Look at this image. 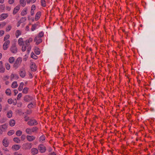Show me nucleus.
<instances>
[{"label":"nucleus","instance_id":"nucleus-1","mask_svg":"<svg viewBox=\"0 0 155 155\" xmlns=\"http://www.w3.org/2000/svg\"><path fill=\"white\" fill-rule=\"evenodd\" d=\"M32 41L33 39L31 38H30L24 41L23 44L21 46V51L24 52L27 50V52L29 53L31 49V46L30 43Z\"/></svg>","mask_w":155,"mask_h":155},{"label":"nucleus","instance_id":"nucleus-2","mask_svg":"<svg viewBox=\"0 0 155 155\" xmlns=\"http://www.w3.org/2000/svg\"><path fill=\"white\" fill-rule=\"evenodd\" d=\"M22 61V58L20 57L18 58L14 62L13 66V68L15 69H17L20 66Z\"/></svg>","mask_w":155,"mask_h":155},{"label":"nucleus","instance_id":"nucleus-3","mask_svg":"<svg viewBox=\"0 0 155 155\" xmlns=\"http://www.w3.org/2000/svg\"><path fill=\"white\" fill-rule=\"evenodd\" d=\"M32 144L31 143H27L23 144L22 148L23 150H30L32 147Z\"/></svg>","mask_w":155,"mask_h":155},{"label":"nucleus","instance_id":"nucleus-4","mask_svg":"<svg viewBox=\"0 0 155 155\" xmlns=\"http://www.w3.org/2000/svg\"><path fill=\"white\" fill-rule=\"evenodd\" d=\"M26 74L25 67L24 65L20 69L19 74L21 77L24 78Z\"/></svg>","mask_w":155,"mask_h":155},{"label":"nucleus","instance_id":"nucleus-5","mask_svg":"<svg viewBox=\"0 0 155 155\" xmlns=\"http://www.w3.org/2000/svg\"><path fill=\"white\" fill-rule=\"evenodd\" d=\"M34 100L33 97L29 95H26L24 97V100L26 102H30L33 101Z\"/></svg>","mask_w":155,"mask_h":155},{"label":"nucleus","instance_id":"nucleus-6","mask_svg":"<svg viewBox=\"0 0 155 155\" xmlns=\"http://www.w3.org/2000/svg\"><path fill=\"white\" fill-rule=\"evenodd\" d=\"M10 50L13 54H16L18 52V49L15 44H13L11 46Z\"/></svg>","mask_w":155,"mask_h":155},{"label":"nucleus","instance_id":"nucleus-7","mask_svg":"<svg viewBox=\"0 0 155 155\" xmlns=\"http://www.w3.org/2000/svg\"><path fill=\"white\" fill-rule=\"evenodd\" d=\"M27 124L29 126H32L37 125L38 124V123L35 119H31L28 122Z\"/></svg>","mask_w":155,"mask_h":155},{"label":"nucleus","instance_id":"nucleus-8","mask_svg":"<svg viewBox=\"0 0 155 155\" xmlns=\"http://www.w3.org/2000/svg\"><path fill=\"white\" fill-rule=\"evenodd\" d=\"M38 149L41 153L45 152L46 150V147L43 144H40L38 147Z\"/></svg>","mask_w":155,"mask_h":155},{"label":"nucleus","instance_id":"nucleus-9","mask_svg":"<svg viewBox=\"0 0 155 155\" xmlns=\"http://www.w3.org/2000/svg\"><path fill=\"white\" fill-rule=\"evenodd\" d=\"M10 43V41L9 40L6 41L4 43L3 46V48L4 50H6L7 49Z\"/></svg>","mask_w":155,"mask_h":155},{"label":"nucleus","instance_id":"nucleus-10","mask_svg":"<svg viewBox=\"0 0 155 155\" xmlns=\"http://www.w3.org/2000/svg\"><path fill=\"white\" fill-rule=\"evenodd\" d=\"M42 39L39 37L36 36L34 39V41L35 42L37 45H38L42 42Z\"/></svg>","mask_w":155,"mask_h":155},{"label":"nucleus","instance_id":"nucleus-11","mask_svg":"<svg viewBox=\"0 0 155 155\" xmlns=\"http://www.w3.org/2000/svg\"><path fill=\"white\" fill-rule=\"evenodd\" d=\"M26 138L28 141L29 142H31L35 139V137L32 135L30 136L29 135H27L26 136Z\"/></svg>","mask_w":155,"mask_h":155},{"label":"nucleus","instance_id":"nucleus-12","mask_svg":"<svg viewBox=\"0 0 155 155\" xmlns=\"http://www.w3.org/2000/svg\"><path fill=\"white\" fill-rule=\"evenodd\" d=\"M8 15L7 13H3L0 15V20L2 21L6 19Z\"/></svg>","mask_w":155,"mask_h":155},{"label":"nucleus","instance_id":"nucleus-13","mask_svg":"<svg viewBox=\"0 0 155 155\" xmlns=\"http://www.w3.org/2000/svg\"><path fill=\"white\" fill-rule=\"evenodd\" d=\"M20 9V6L17 5L16 6L14 9L13 14L14 15H15L19 11Z\"/></svg>","mask_w":155,"mask_h":155},{"label":"nucleus","instance_id":"nucleus-14","mask_svg":"<svg viewBox=\"0 0 155 155\" xmlns=\"http://www.w3.org/2000/svg\"><path fill=\"white\" fill-rule=\"evenodd\" d=\"M2 143L3 146L5 147H7L8 146L9 143L8 140L5 138L3 140Z\"/></svg>","mask_w":155,"mask_h":155},{"label":"nucleus","instance_id":"nucleus-15","mask_svg":"<svg viewBox=\"0 0 155 155\" xmlns=\"http://www.w3.org/2000/svg\"><path fill=\"white\" fill-rule=\"evenodd\" d=\"M30 68L31 70L32 71H35L37 69V67L35 63H32L31 65Z\"/></svg>","mask_w":155,"mask_h":155},{"label":"nucleus","instance_id":"nucleus-16","mask_svg":"<svg viewBox=\"0 0 155 155\" xmlns=\"http://www.w3.org/2000/svg\"><path fill=\"white\" fill-rule=\"evenodd\" d=\"M5 70V68L2 65V61H0V73H4Z\"/></svg>","mask_w":155,"mask_h":155},{"label":"nucleus","instance_id":"nucleus-17","mask_svg":"<svg viewBox=\"0 0 155 155\" xmlns=\"http://www.w3.org/2000/svg\"><path fill=\"white\" fill-rule=\"evenodd\" d=\"M21 147V146L19 145L15 144L13 145L12 147V149L15 150H18Z\"/></svg>","mask_w":155,"mask_h":155},{"label":"nucleus","instance_id":"nucleus-18","mask_svg":"<svg viewBox=\"0 0 155 155\" xmlns=\"http://www.w3.org/2000/svg\"><path fill=\"white\" fill-rule=\"evenodd\" d=\"M36 8V6L35 5H33L31 8V16L33 15L34 14V11Z\"/></svg>","mask_w":155,"mask_h":155},{"label":"nucleus","instance_id":"nucleus-19","mask_svg":"<svg viewBox=\"0 0 155 155\" xmlns=\"http://www.w3.org/2000/svg\"><path fill=\"white\" fill-rule=\"evenodd\" d=\"M41 14V12H38L37 13L35 17V20L36 21H37L39 19L40 17Z\"/></svg>","mask_w":155,"mask_h":155},{"label":"nucleus","instance_id":"nucleus-20","mask_svg":"<svg viewBox=\"0 0 155 155\" xmlns=\"http://www.w3.org/2000/svg\"><path fill=\"white\" fill-rule=\"evenodd\" d=\"M24 41H23V39L21 38H20L18 40V43L19 46H21L23 44Z\"/></svg>","mask_w":155,"mask_h":155},{"label":"nucleus","instance_id":"nucleus-21","mask_svg":"<svg viewBox=\"0 0 155 155\" xmlns=\"http://www.w3.org/2000/svg\"><path fill=\"white\" fill-rule=\"evenodd\" d=\"M35 105V103L33 101L29 104L27 106L28 108L30 109L32 108L33 106H34Z\"/></svg>","mask_w":155,"mask_h":155},{"label":"nucleus","instance_id":"nucleus-22","mask_svg":"<svg viewBox=\"0 0 155 155\" xmlns=\"http://www.w3.org/2000/svg\"><path fill=\"white\" fill-rule=\"evenodd\" d=\"M38 151L36 148H32L31 149V153L33 154H36L38 153Z\"/></svg>","mask_w":155,"mask_h":155},{"label":"nucleus","instance_id":"nucleus-23","mask_svg":"<svg viewBox=\"0 0 155 155\" xmlns=\"http://www.w3.org/2000/svg\"><path fill=\"white\" fill-rule=\"evenodd\" d=\"M15 124V121L14 120L11 119L9 121V124L11 127L14 126Z\"/></svg>","mask_w":155,"mask_h":155},{"label":"nucleus","instance_id":"nucleus-24","mask_svg":"<svg viewBox=\"0 0 155 155\" xmlns=\"http://www.w3.org/2000/svg\"><path fill=\"white\" fill-rule=\"evenodd\" d=\"M25 132L27 134L29 135H31L32 133L31 128H26L25 130Z\"/></svg>","mask_w":155,"mask_h":155},{"label":"nucleus","instance_id":"nucleus-25","mask_svg":"<svg viewBox=\"0 0 155 155\" xmlns=\"http://www.w3.org/2000/svg\"><path fill=\"white\" fill-rule=\"evenodd\" d=\"M27 8H25L22 11L21 13V15L24 16L26 15L27 14Z\"/></svg>","mask_w":155,"mask_h":155},{"label":"nucleus","instance_id":"nucleus-26","mask_svg":"<svg viewBox=\"0 0 155 155\" xmlns=\"http://www.w3.org/2000/svg\"><path fill=\"white\" fill-rule=\"evenodd\" d=\"M38 24V23H37L35 24L32 25V28H31V30L32 31H34Z\"/></svg>","mask_w":155,"mask_h":155},{"label":"nucleus","instance_id":"nucleus-27","mask_svg":"<svg viewBox=\"0 0 155 155\" xmlns=\"http://www.w3.org/2000/svg\"><path fill=\"white\" fill-rule=\"evenodd\" d=\"M20 4L22 7H24L26 5V1L25 0H20Z\"/></svg>","mask_w":155,"mask_h":155},{"label":"nucleus","instance_id":"nucleus-28","mask_svg":"<svg viewBox=\"0 0 155 155\" xmlns=\"http://www.w3.org/2000/svg\"><path fill=\"white\" fill-rule=\"evenodd\" d=\"M34 51L35 53L37 55L39 54L40 53V49L37 47L35 48Z\"/></svg>","mask_w":155,"mask_h":155},{"label":"nucleus","instance_id":"nucleus-29","mask_svg":"<svg viewBox=\"0 0 155 155\" xmlns=\"http://www.w3.org/2000/svg\"><path fill=\"white\" fill-rule=\"evenodd\" d=\"M12 112L11 110L8 111L7 113V116L9 118H11L12 116Z\"/></svg>","mask_w":155,"mask_h":155},{"label":"nucleus","instance_id":"nucleus-30","mask_svg":"<svg viewBox=\"0 0 155 155\" xmlns=\"http://www.w3.org/2000/svg\"><path fill=\"white\" fill-rule=\"evenodd\" d=\"M15 59L14 57H10L8 59L9 62L11 64H12L15 62Z\"/></svg>","mask_w":155,"mask_h":155},{"label":"nucleus","instance_id":"nucleus-31","mask_svg":"<svg viewBox=\"0 0 155 155\" xmlns=\"http://www.w3.org/2000/svg\"><path fill=\"white\" fill-rule=\"evenodd\" d=\"M32 133H36L38 129L37 127H34L31 128Z\"/></svg>","mask_w":155,"mask_h":155},{"label":"nucleus","instance_id":"nucleus-32","mask_svg":"<svg viewBox=\"0 0 155 155\" xmlns=\"http://www.w3.org/2000/svg\"><path fill=\"white\" fill-rule=\"evenodd\" d=\"M18 86V84L16 81H14L13 82L11 87L13 88H16Z\"/></svg>","mask_w":155,"mask_h":155},{"label":"nucleus","instance_id":"nucleus-33","mask_svg":"<svg viewBox=\"0 0 155 155\" xmlns=\"http://www.w3.org/2000/svg\"><path fill=\"white\" fill-rule=\"evenodd\" d=\"M21 31L19 30H17L15 33V35L16 38H18L19 35H21Z\"/></svg>","mask_w":155,"mask_h":155},{"label":"nucleus","instance_id":"nucleus-34","mask_svg":"<svg viewBox=\"0 0 155 155\" xmlns=\"http://www.w3.org/2000/svg\"><path fill=\"white\" fill-rule=\"evenodd\" d=\"M0 128H2L5 132L7 129V126L6 124H3L0 127Z\"/></svg>","mask_w":155,"mask_h":155},{"label":"nucleus","instance_id":"nucleus-35","mask_svg":"<svg viewBox=\"0 0 155 155\" xmlns=\"http://www.w3.org/2000/svg\"><path fill=\"white\" fill-rule=\"evenodd\" d=\"M41 3L42 6L45 7L46 6V2L45 0H41Z\"/></svg>","mask_w":155,"mask_h":155},{"label":"nucleus","instance_id":"nucleus-36","mask_svg":"<svg viewBox=\"0 0 155 155\" xmlns=\"http://www.w3.org/2000/svg\"><path fill=\"white\" fill-rule=\"evenodd\" d=\"M24 85V83L23 82H21L18 88L19 91H22L23 87Z\"/></svg>","mask_w":155,"mask_h":155},{"label":"nucleus","instance_id":"nucleus-37","mask_svg":"<svg viewBox=\"0 0 155 155\" xmlns=\"http://www.w3.org/2000/svg\"><path fill=\"white\" fill-rule=\"evenodd\" d=\"M13 141L15 142L19 143L20 142V140L18 137H15L13 139Z\"/></svg>","mask_w":155,"mask_h":155},{"label":"nucleus","instance_id":"nucleus-38","mask_svg":"<svg viewBox=\"0 0 155 155\" xmlns=\"http://www.w3.org/2000/svg\"><path fill=\"white\" fill-rule=\"evenodd\" d=\"M45 135H42L39 138V141H40L42 142L44 140H45Z\"/></svg>","mask_w":155,"mask_h":155},{"label":"nucleus","instance_id":"nucleus-39","mask_svg":"<svg viewBox=\"0 0 155 155\" xmlns=\"http://www.w3.org/2000/svg\"><path fill=\"white\" fill-rule=\"evenodd\" d=\"M6 94L8 95H11V93L10 90L9 89H7L5 91Z\"/></svg>","mask_w":155,"mask_h":155},{"label":"nucleus","instance_id":"nucleus-40","mask_svg":"<svg viewBox=\"0 0 155 155\" xmlns=\"http://www.w3.org/2000/svg\"><path fill=\"white\" fill-rule=\"evenodd\" d=\"M15 77H17V79L18 78V76L16 74H12L11 75L10 79L11 80H12V79Z\"/></svg>","mask_w":155,"mask_h":155},{"label":"nucleus","instance_id":"nucleus-41","mask_svg":"<svg viewBox=\"0 0 155 155\" xmlns=\"http://www.w3.org/2000/svg\"><path fill=\"white\" fill-rule=\"evenodd\" d=\"M6 25V23L5 22L0 23V29L3 28Z\"/></svg>","mask_w":155,"mask_h":155},{"label":"nucleus","instance_id":"nucleus-42","mask_svg":"<svg viewBox=\"0 0 155 155\" xmlns=\"http://www.w3.org/2000/svg\"><path fill=\"white\" fill-rule=\"evenodd\" d=\"M14 133L15 131L13 130H11L8 132L7 134L9 136H11Z\"/></svg>","mask_w":155,"mask_h":155},{"label":"nucleus","instance_id":"nucleus-43","mask_svg":"<svg viewBox=\"0 0 155 155\" xmlns=\"http://www.w3.org/2000/svg\"><path fill=\"white\" fill-rule=\"evenodd\" d=\"M22 134V131L20 130H17L16 133V134L17 136H20Z\"/></svg>","mask_w":155,"mask_h":155},{"label":"nucleus","instance_id":"nucleus-44","mask_svg":"<svg viewBox=\"0 0 155 155\" xmlns=\"http://www.w3.org/2000/svg\"><path fill=\"white\" fill-rule=\"evenodd\" d=\"M44 33L43 31H41L38 35L37 36L39 37V38H41L44 36Z\"/></svg>","mask_w":155,"mask_h":155},{"label":"nucleus","instance_id":"nucleus-45","mask_svg":"<svg viewBox=\"0 0 155 155\" xmlns=\"http://www.w3.org/2000/svg\"><path fill=\"white\" fill-rule=\"evenodd\" d=\"M28 90V87H25L22 91L23 93L25 94L27 93Z\"/></svg>","mask_w":155,"mask_h":155},{"label":"nucleus","instance_id":"nucleus-46","mask_svg":"<svg viewBox=\"0 0 155 155\" xmlns=\"http://www.w3.org/2000/svg\"><path fill=\"white\" fill-rule=\"evenodd\" d=\"M27 18L26 17L22 18L19 20L22 23H23L26 20Z\"/></svg>","mask_w":155,"mask_h":155},{"label":"nucleus","instance_id":"nucleus-47","mask_svg":"<svg viewBox=\"0 0 155 155\" xmlns=\"http://www.w3.org/2000/svg\"><path fill=\"white\" fill-rule=\"evenodd\" d=\"M5 66L6 69L7 70H9L10 68V65L8 63H6L5 64Z\"/></svg>","mask_w":155,"mask_h":155},{"label":"nucleus","instance_id":"nucleus-48","mask_svg":"<svg viewBox=\"0 0 155 155\" xmlns=\"http://www.w3.org/2000/svg\"><path fill=\"white\" fill-rule=\"evenodd\" d=\"M36 0H26L27 3L30 4V3H34L35 2Z\"/></svg>","mask_w":155,"mask_h":155},{"label":"nucleus","instance_id":"nucleus-49","mask_svg":"<svg viewBox=\"0 0 155 155\" xmlns=\"http://www.w3.org/2000/svg\"><path fill=\"white\" fill-rule=\"evenodd\" d=\"M12 28V27L11 25H8L7 27V28L6 29V31L7 32L10 31L11 30Z\"/></svg>","mask_w":155,"mask_h":155},{"label":"nucleus","instance_id":"nucleus-50","mask_svg":"<svg viewBox=\"0 0 155 155\" xmlns=\"http://www.w3.org/2000/svg\"><path fill=\"white\" fill-rule=\"evenodd\" d=\"M9 37H10V35H6L4 37V41H6V40H7L9 38Z\"/></svg>","mask_w":155,"mask_h":155},{"label":"nucleus","instance_id":"nucleus-51","mask_svg":"<svg viewBox=\"0 0 155 155\" xmlns=\"http://www.w3.org/2000/svg\"><path fill=\"white\" fill-rule=\"evenodd\" d=\"M9 78V77L7 75H6L4 76L3 78V80L4 81H6L8 80Z\"/></svg>","mask_w":155,"mask_h":155},{"label":"nucleus","instance_id":"nucleus-52","mask_svg":"<svg viewBox=\"0 0 155 155\" xmlns=\"http://www.w3.org/2000/svg\"><path fill=\"white\" fill-rule=\"evenodd\" d=\"M31 57L33 58L34 59H37L38 57L37 56H36L34 54H33L31 55Z\"/></svg>","mask_w":155,"mask_h":155},{"label":"nucleus","instance_id":"nucleus-53","mask_svg":"<svg viewBox=\"0 0 155 155\" xmlns=\"http://www.w3.org/2000/svg\"><path fill=\"white\" fill-rule=\"evenodd\" d=\"M22 96V94L21 93H19L18 95L17 99V100H19L20 99V98Z\"/></svg>","mask_w":155,"mask_h":155},{"label":"nucleus","instance_id":"nucleus-54","mask_svg":"<svg viewBox=\"0 0 155 155\" xmlns=\"http://www.w3.org/2000/svg\"><path fill=\"white\" fill-rule=\"evenodd\" d=\"M26 137L25 135L23 134L21 136V139L23 141L25 140Z\"/></svg>","mask_w":155,"mask_h":155},{"label":"nucleus","instance_id":"nucleus-55","mask_svg":"<svg viewBox=\"0 0 155 155\" xmlns=\"http://www.w3.org/2000/svg\"><path fill=\"white\" fill-rule=\"evenodd\" d=\"M4 33L5 31L3 30L0 31V37L3 36L4 35Z\"/></svg>","mask_w":155,"mask_h":155},{"label":"nucleus","instance_id":"nucleus-56","mask_svg":"<svg viewBox=\"0 0 155 155\" xmlns=\"http://www.w3.org/2000/svg\"><path fill=\"white\" fill-rule=\"evenodd\" d=\"M0 8L1 9L3 10L5 8V6L4 5H0Z\"/></svg>","mask_w":155,"mask_h":155},{"label":"nucleus","instance_id":"nucleus-57","mask_svg":"<svg viewBox=\"0 0 155 155\" xmlns=\"http://www.w3.org/2000/svg\"><path fill=\"white\" fill-rule=\"evenodd\" d=\"M15 0H8V2L10 4H12L14 2Z\"/></svg>","mask_w":155,"mask_h":155},{"label":"nucleus","instance_id":"nucleus-58","mask_svg":"<svg viewBox=\"0 0 155 155\" xmlns=\"http://www.w3.org/2000/svg\"><path fill=\"white\" fill-rule=\"evenodd\" d=\"M8 102L9 104H12V99H8Z\"/></svg>","mask_w":155,"mask_h":155},{"label":"nucleus","instance_id":"nucleus-59","mask_svg":"<svg viewBox=\"0 0 155 155\" xmlns=\"http://www.w3.org/2000/svg\"><path fill=\"white\" fill-rule=\"evenodd\" d=\"M14 95H16L18 93V91L16 90H14Z\"/></svg>","mask_w":155,"mask_h":155},{"label":"nucleus","instance_id":"nucleus-60","mask_svg":"<svg viewBox=\"0 0 155 155\" xmlns=\"http://www.w3.org/2000/svg\"><path fill=\"white\" fill-rule=\"evenodd\" d=\"M8 105H7L5 106V107L4 108V110H8Z\"/></svg>","mask_w":155,"mask_h":155},{"label":"nucleus","instance_id":"nucleus-61","mask_svg":"<svg viewBox=\"0 0 155 155\" xmlns=\"http://www.w3.org/2000/svg\"><path fill=\"white\" fill-rule=\"evenodd\" d=\"M29 77L30 78H32L33 77V76L32 74L30 73H29Z\"/></svg>","mask_w":155,"mask_h":155},{"label":"nucleus","instance_id":"nucleus-62","mask_svg":"<svg viewBox=\"0 0 155 155\" xmlns=\"http://www.w3.org/2000/svg\"><path fill=\"white\" fill-rule=\"evenodd\" d=\"M5 131H4L2 128H0V135L2 134Z\"/></svg>","mask_w":155,"mask_h":155},{"label":"nucleus","instance_id":"nucleus-63","mask_svg":"<svg viewBox=\"0 0 155 155\" xmlns=\"http://www.w3.org/2000/svg\"><path fill=\"white\" fill-rule=\"evenodd\" d=\"M6 9L8 11H9L11 9V8L10 7H9V6H7L6 7Z\"/></svg>","mask_w":155,"mask_h":155},{"label":"nucleus","instance_id":"nucleus-64","mask_svg":"<svg viewBox=\"0 0 155 155\" xmlns=\"http://www.w3.org/2000/svg\"><path fill=\"white\" fill-rule=\"evenodd\" d=\"M49 155H56V154L54 152H53L50 153Z\"/></svg>","mask_w":155,"mask_h":155}]
</instances>
